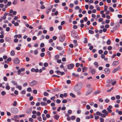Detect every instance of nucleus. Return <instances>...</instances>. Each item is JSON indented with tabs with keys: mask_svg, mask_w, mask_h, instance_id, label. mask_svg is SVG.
Wrapping results in <instances>:
<instances>
[{
	"mask_svg": "<svg viewBox=\"0 0 122 122\" xmlns=\"http://www.w3.org/2000/svg\"><path fill=\"white\" fill-rule=\"evenodd\" d=\"M44 95L45 96H48V95L49 94L48 93L45 92L44 93Z\"/></svg>",
	"mask_w": 122,
	"mask_h": 122,
	"instance_id": "obj_47",
	"label": "nucleus"
},
{
	"mask_svg": "<svg viewBox=\"0 0 122 122\" xmlns=\"http://www.w3.org/2000/svg\"><path fill=\"white\" fill-rule=\"evenodd\" d=\"M100 92H101V91H100L97 90V91H96V92H95L94 94H97V93H100Z\"/></svg>",
	"mask_w": 122,
	"mask_h": 122,
	"instance_id": "obj_54",
	"label": "nucleus"
},
{
	"mask_svg": "<svg viewBox=\"0 0 122 122\" xmlns=\"http://www.w3.org/2000/svg\"><path fill=\"white\" fill-rule=\"evenodd\" d=\"M57 37L56 36H54L52 37V39L54 40H56Z\"/></svg>",
	"mask_w": 122,
	"mask_h": 122,
	"instance_id": "obj_62",
	"label": "nucleus"
},
{
	"mask_svg": "<svg viewBox=\"0 0 122 122\" xmlns=\"http://www.w3.org/2000/svg\"><path fill=\"white\" fill-rule=\"evenodd\" d=\"M119 24L118 23H116L114 26L113 28L115 30H116L119 28Z\"/></svg>",
	"mask_w": 122,
	"mask_h": 122,
	"instance_id": "obj_8",
	"label": "nucleus"
},
{
	"mask_svg": "<svg viewBox=\"0 0 122 122\" xmlns=\"http://www.w3.org/2000/svg\"><path fill=\"white\" fill-rule=\"evenodd\" d=\"M78 0H76L74 2V3L75 5H77L78 4Z\"/></svg>",
	"mask_w": 122,
	"mask_h": 122,
	"instance_id": "obj_43",
	"label": "nucleus"
},
{
	"mask_svg": "<svg viewBox=\"0 0 122 122\" xmlns=\"http://www.w3.org/2000/svg\"><path fill=\"white\" fill-rule=\"evenodd\" d=\"M102 113H104L106 116H107L108 114V112L105 109L103 110L102 111Z\"/></svg>",
	"mask_w": 122,
	"mask_h": 122,
	"instance_id": "obj_12",
	"label": "nucleus"
},
{
	"mask_svg": "<svg viewBox=\"0 0 122 122\" xmlns=\"http://www.w3.org/2000/svg\"><path fill=\"white\" fill-rule=\"evenodd\" d=\"M94 7L92 5H91L89 7V8L90 10H92L94 8Z\"/></svg>",
	"mask_w": 122,
	"mask_h": 122,
	"instance_id": "obj_59",
	"label": "nucleus"
},
{
	"mask_svg": "<svg viewBox=\"0 0 122 122\" xmlns=\"http://www.w3.org/2000/svg\"><path fill=\"white\" fill-rule=\"evenodd\" d=\"M17 3V1L16 0H14L13 2L12 3L14 5L16 4Z\"/></svg>",
	"mask_w": 122,
	"mask_h": 122,
	"instance_id": "obj_51",
	"label": "nucleus"
},
{
	"mask_svg": "<svg viewBox=\"0 0 122 122\" xmlns=\"http://www.w3.org/2000/svg\"><path fill=\"white\" fill-rule=\"evenodd\" d=\"M11 111L12 113L14 114L18 112L17 109L15 108H11Z\"/></svg>",
	"mask_w": 122,
	"mask_h": 122,
	"instance_id": "obj_3",
	"label": "nucleus"
},
{
	"mask_svg": "<svg viewBox=\"0 0 122 122\" xmlns=\"http://www.w3.org/2000/svg\"><path fill=\"white\" fill-rule=\"evenodd\" d=\"M21 72H23L25 71V69L24 68H22L19 69Z\"/></svg>",
	"mask_w": 122,
	"mask_h": 122,
	"instance_id": "obj_48",
	"label": "nucleus"
},
{
	"mask_svg": "<svg viewBox=\"0 0 122 122\" xmlns=\"http://www.w3.org/2000/svg\"><path fill=\"white\" fill-rule=\"evenodd\" d=\"M111 43V41L110 40H108L106 42L107 44L108 45H109Z\"/></svg>",
	"mask_w": 122,
	"mask_h": 122,
	"instance_id": "obj_29",
	"label": "nucleus"
},
{
	"mask_svg": "<svg viewBox=\"0 0 122 122\" xmlns=\"http://www.w3.org/2000/svg\"><path fill=\"white\" fill-rule=\"evenodd\" d=\"M86 109L88 110H89L90 108V107L89 105H87L86 106Z\"/></svg>",
	"mask_w": 122,
	"mask_h": 122,
	"instance_id": "obj_55",
	"label": "nucleus"
},
{
	"mask_svg": "<svg viewBox=\"0 0 122 122\" xmlns=\"http://www.w3.org/2000/svg\"><path fill=\"white\" fill-rule=\"evenodd\" d=\"M53 6H51V8H49L46 9V13L47 14H48L49 12L51 10Z\"/></svg>",
	"mask_w": 122,
	"mask_h": 122,
	"instance_id": "obj_13",
	"label": "nucleus"
},
{
	"mask_svg": "<svg viewBox=\"0 0 122 122\" xmlns=\"http://www.w3.org/2000/svg\"><path fill=\"white\" fill-rule=\"evenodd\" d=\"M77 32L75 31L74 30H73L71 31V34L72 35H73V36H74L75 35H76L77 34Z\"/></svg>",
	"mask_w": 122,
	"mask_h": 122,
	"instance_id": "obj_16",
	"label": "nucleus"
},
{
	"mask_svg": "<svg viewBox=\"0 0 122 122\" xmlns=\"http://www.w3.org/2000/svg\"><path fill=\"white\" fill-rule=\"evenodd\" d=\"M37 82L36 81L34 80L30 82V83L29 84L31 86H33L34 85L37 84Z\"/></svg>",
	"mask_w": 122,
	"mask_h": 122,
	"instance_id": "obj_5",
	"label": "nucleus"
},
{
	"mask_svg": "<svg viewBox=\"0 0 122 122\" xmlns=\"http://www.w3.org/2000/svg\"><path fill=\"white\" fill-rule=\"evenodd\" d=\"M6 89L7 90H9L10 88V87L9 85H7L5 87Z\"/></svg>",
	"mask_w": 122,
	"mask_h": 122,
	"instance_id": "obj_50",
	"label": "nucleus"
},
{
	"mask_svg": "<svg viewBox=\"0 0 122 122\" xmlns=\"http://www.w3.org/2000/svg\"><path fill=\"white\" fill-rule=\"evenodd\" d=\"M120 69V66H118L117 68H115L112 71V72L113 73H114L116 72L118 70H119Z\"/></svg>",
	"mask_w": 122,
	"mask_h": 122,
	"instance_id": "obj_9",
	"label": "nucleus"
},
{
	"mask_svg": "<svg viewBox=\"0 0 122 122\" xmlns=\"http://www.w3.org/2000/svg\"><path fill=\"white\" fill-rule=\"evenodd\" d=\"M32 108H29L26 111V112L27 113H30L32 111Z\"/></svg>",
	"mask_w": 122,
	"mask_h": 122,
	"instance_id": "obj_17",
	"label": "nucleus"
},
{
	"mask_svg": "<svg viewBox=\"0 0 122 122\" xmlns=\"http://www.w3.org/2000/svg\"><path fill=\"white\" fill-rule=\"evenodd\" d=\"M27 91L29 92H30L31 91V89L30 87H29L27 88Z\"/></svg>",
	"mask_w": 122,
	"mask_h": 122,
	"instance_id": "obj_46",
	"label": "nucleus"
},
{
	"mask_svg": "<svg viewBox=\"0 0 122 122\" xmlns=\"http://www.w3.org/2000/svg\"><path fill=\"white\" fill-rule=\"evenodd\" d=\"M17 102L16 101H14L13 104V106H16L17 105Z\"/></svg>",
	"mask_w": 122,
	"mask_h": 122,
	"instance_id": "obj_36",
	"label": "nucleus"
},
{
	"mask_svg": "<svg viewBox=\"0 0 122 122\" xmlns=\"http://www.w3.org/2000/svg\"><path fill=\"white\" fill-rule=\"evenodd\" d=\"M41 105L42 106H46L47 105V104L46 103H45L44 102H41Z\"/></svg>",
	"mask_w": 122,
	"mask_h": 122,
	"instance_id": "obj_25",
	"label": "nucleus"
},
{
	"mask_svg": "<svg viewBox=\"0 0 122 122\" xmlns=\"http://www.w3.org/2000/svg\"><path fill=\"white\" fill-rule=\"evenodd\" d=\"M56 102L58 104L60 103L61 101L60 100L58 99L56 100Z\"/></svg>",
	"mask_w": 122,
	"mask_h": 122,
	"instance_id": "obj_56",
	"label": "nucleus"
},
{
	"mask_svg": "<svg viewBox=\"0 0 122 122\" xmlns=\"http://www.w3.org/2000/svg\"><path fill=\"white\" fill-rule=\"evenodd\" d=\"M83 84L81 83H78L76 85L75 88L77 90H79L81 89L83 86Z\"/></svg>",
	"mask_w": 122,
	"mask_h": 122,
	"instance_id": "obj_1",
	"label": "nucleus"
},
{
	"mask_svg": "<svg viewBox=\"0 0 122 122\" xmlns=\"http://www.w3.org/2000/svg\"><path fill=\"white\" fill-rule=\"evenodd\" d=\"M87 68L85 67H83L82 68V72H85L86 71V70H87Z\"/></svg>",
	"mask_w": 122,
	"mask_h": 122,
	"instance_id": "obj_24",
	"label": "nucleus"
},
{
	"mask_svg": "<svg viewBox=\"0 0 122 122\" xmlns=\"http://www.w3.org/2000/svg\"><path fill=\"white\" fill-rule=\"evenodd\" d=\"M21 35H20V34H19V35H15L14 36V38L18 37L19 38H20L21 37Z\"/></svg>",
	"mask_w": 122,
	"mask_h": 122,
	"instance_id": "obj_22",
	"label": "nucleus"
},
{
	"mask_svg": "<svg viewBox=\"0 0 122 122\" xmlns=\"http://www.w3.org/2000/svg\"><path fill=\"white\" fill-rule=\"evenodd\" d=\"M65 36L64 35L61 36L59 37V41L61 42H62L64 40Z\"/></svg>",
	"mask_w": 122,
	"mask_h": 122,
	"instance_id": "obj_4",
	"label": "nucleus"
},
{
	"mask_svg": "<svg viewBox=\"0 0 122 122\" xmlns=\"http://www.w3.org/2000/svg\"><path fill=\"white\" fill-rule=\"evenodd\" d=\"M72 76H74L76 77H78L79 76V75L78 74H76L75 73H72Z\"/></svg>",
	"mask_w": 122,
	"mask_h": 122,
	"instance_id": "obj_19",
	"label": "nucleus"
},
{
	"mask_svg": "<svg viewBox=\"0 0 122 122\" xmlns=\"http://www.w3.org/2000/svg\"><path fill=\"white\" fill-rule=\"evenodd\" d=\"M13 62L15 64H17L19 63L20 61L18 58H16L14 59Z\"/></svg>",
	"mask_w": 122,
	"mask_h": 122,
	"instance_id": "obj_6",
	"label": "nucleus"
},
{
	"mask_svg": "<svg viewBox=\"0 0 122 122\" xmlns=\"http://www.w3.org/2000/svg\"><path fill=\"white\" fill-rule=\"evenodd\" d=\"M112 49V47L111 46H109L107 48V49L108 50H110Z\"/></svg>",
	"mask_w": 122,
	"mask_h": 122,
	"instance_id": "obj_61",
	"label": "nucleus"
},
{
	"mask_svg": "<svg viewBox=\"0 0 122 122\" xmlns=\"http://www.w3.org/2000/svg\"><path fill=\"white\" fill-rule=\"evenodd\" d=\"M107 109L108 111V113H111L112 112V110L110 109H109V108H107Z\"/></svg>",
	"mask_w": 122,
	"mask_h": 122,
	"instance_id": "obj_35",
	"label": "nucleus"
},
{
	"mask_svg": "<svg viewBox=\"0 0 122 122\" xmlns=\"http://www.w3.org/2000/svg\"><path fill=\"white\" fill-rule=\"evenodd\" d=\"M11 83H12L14 85H16V86L17 85V82L15 81H11Z\"/></svg>",
	"mask_w": 122,
	"mask_h": 122,
	"instance_id": "obj_23",
	"label": "nucleus"
},
{
	"mask_svg": "<svg viewBox=\"0 0 122 122\" xmlns=\"http://www.w3.org/2000/svg\"><path fill=\"white\" fill-rule=\"evenodd\" d=\"M89 33L91 34H92L94 33V32L93 30H89Z\"/></svg>",
	"mask_w": 122,
	"mask_h": 122,
	"instance_id": "obj_32",
	"label": "nucleus"
},
{
	"mask_svg": "<svg viewBox=\"0 0 122 122\" xmlns=\"http://www.w3.org/2000/svg\"><path fill=\"white\" fill-rule=\"evenodd\" d=\"M72 111L71 110H69L68 111V113L69 114H71L72 113Z\"/></svg>",
	"mask_w": 122,
	"mask_h": 122,
	"instance_id": "obj_63",
	"label": "nucleus"
},
{
	"mask_svg": "<svg viewBox=\"0 0 122 122\" xmlns=\"http://www.w3.org/2000/svg\"><path fill=\"white\" fill-rule=\"evenodd\" d=\"M11 55L12 56H14L15 53L14 51H12L11 52Z\"/></svg>",
	"mask_w": 122,
	"mask_h": 122,
	"instance_id": "obj_37",
	"label": "nucleus"
},
{
	"mask_svg": "<svg viewBox=\"0 0 122 122\" xmlns=\"http://www.w3.org/2000/svg\"><path fill=\"white\" fill-rule=\"evenodd\" d=\"M102 113H100L99 112L97 111L96 112V114L98 116H100Z\"/></svg>",
	"mask_w": 122,
	"mask_h": 122,
	"instance_id": "obj_49",
	"label": "nucleus"
},
{
	"mask_svg": "<svg viewBox=\"0 0 122 122\" xmlns=\"http://www.w3.org/2000/svg\"><path fill=\"white\" fill-rule=\"evenodd\" d=\"M104 71L107 74H108L110 73V70L109 68H106L105 69Z\"/></svg>",
	"mask_w": 122,
	"mask_h": 122,
	"instance_id": "obj_11",
	"label": "nucleus"
},
{
	"mask_svg": "<svg viewBox=\"0 0 122 122\" xmlns=\"http://www.w3.org/2000/svg\"><path fill=\"white\" fill-rule=\"evenodd\" d=\"M4 15L5 16H7V15H8L9 16H13V15H12L11 14H10L9 13H5L4 14Z\"/></svg>",
	"mask_w": 122,
	"mask_h": 122,
	"instance_id": "obj_20",
	"label": "nucleus"
},
{
	"mask_svg": "<svg viewBox=\"0 0 122 122\" xmlns=\"http://www.w3.org/2000/svg\"><path fill=\"white\" fill-rule=\"evenodd\" d=\"M95 69L93 68L92 69L91 71V73L92 74H94L95 73Z\"/></svg>",
	"mask_w": 122,
	"mask_h": 122,
	"instance_id": "obj_21",
	"label": "nucleus"
},
{
	"mask_svg": "<svg viewBox=\"0 0 122 122\" xmlns=\"http://www.w3.org/2000/svg\"><path fill=\"white\" fill-rule=\"evenodd\" d=\"M93 91L92 88H89L87 90L85 93V95L87 96L89 95Z\"/></svg>",
	"mask_w": 122,
	"mask_h": 122,
	"instance_id": "obj_2",
	"label": "nucleus"
},
{
	"mask_svg": "<svg viewBox=\"0 0 122 122\" xmlns=\"http://www.w3.org/2000/svg\"><path fill=\"white\" fill-rule=\"evenodd\" d=\"M21 71L19 69L17 71V74L18 75H21L22 76H23L24 74V73H21V75L20 74L21 72Z\"/></svg>",
	"mask_w": 122,
	"mask_h": 122,
	"instance_id": "obj_14",
	"label": "nucleus"
},
{
	"mask_svg": "<svg viewBox=\"0 0 122 122\" xmlns=\"http://www.w3.org/2000/svg\"><path fill=\"white\" fill-rule=\"evenodd\" d=\"M94 65L96 66V67L97 68L98 66V63L96 62H94Z\"/></svg>",
	"mask_w": 122,
	"mask_h": 122,
	"instance_id": "obj_34",
	"label": "nucleus"
},
{
	"mask_svg": "<svg viewBox=\"0 0 122 122\" xmlns=\"http://www.w3.org/2000/svg\"><path fill=\"white\" fill-rule=\"evenodd\" d=\"M1 94L2 96H4L6 94V92L5 91H3L1 92Z\"/></svg>",
	"mask_w": 122,
	"mask_h": 122,
	"instance_id": "obj_33",
	"label": "nucleus"
},
{
	"mask_svg": "<svg viewBox=\"0 0 122 122\" xmlns=\"http://www.w3.org/2000/svg\"><path fill=\"white\" fill-rule=\"evenodd\" d=\"M54 118L58 120L59 117V116L58 115H56L54 116Z\"/></svg>",
	"mask_w": 122,
	"mask_h": 122,
	"instance_id": "obj_27",
	"label": "nucleus"
},
{
	"mask_svg": "<svg viewBox=\"0 0 122 122\" xmlns=\"http://www.w3.org/2000/svg\"><path fill=\"white\" fill-rule=\"evenodd\" d=\"M113 89V87H112L110 89L107 90V92H110Z\"/></svg>",
	"mask_w": 122,
	"mask_h": 122,
	"instance_id": "obj_52",
	"label": "nucleus"
},
{
	"mask_svg": "<svg viewBox=\"0 0 122 122\" xmlns=\"http://www.w3.org/2000/svg\"><path fill=\"white\" fill-rule=\"evenodd\" d=\"M101 114L100 116H101L103 118L105 117H106V115L104 114H103L102 113H101Z\"/></svg>",
	"mask_w": 122,
	"mask_h": 122,
	"instance_id": "obj_45",
	"label": "nucleus"
},
{
	"mask_svg": "<svg viewBox=\"0 0 122 122\" xmlns=\"http://www.w3.org/2000/svg\"><path fill=\"white\" fill-rule=\"evenodd\" d=\"M84 43L85 44H86L88 42L87 39L86 38H84Z\"/></svg>",
	"mask_w": 122,
	"mask_h": 122,
	"instance_id": "obj_38",
	"label": "nucleus"
},
{
	"mask_svg": "<svg viewBox=\"0 0 122 122\" xmlns=\"http://www.w3.org/2000/svg\"><path fill=\"white\" fill-rule=\"evenodd\" d=\"M80 120V118L79 117H77L76 119V121L77 122H79Z\"/></svg>",
	"mask_w": 122,
	"mask_h": 122,
	"instance_id": "obj_60",
	"label": "nucleus"
},
{
	"mask_svg": "<svg viewBox=\"0 0 122 122\" xmlns=\"http://www.w3.org/2000/svg\"><path fill=\"white\" fill-rule=\"evenodd\" d=\"M38 53V52L37 50H35L34 51V53L35 55H37Z\"/></svg>",
	"mask_w": 122,
	"mask_h": 122,
	"instance_id": "obj_58",
	"label": "nucleus"
},
{
	"mask_svg": "<svg viewBox=\"0 0 122 122\" xmlns=\"http://www.w3.org/2000/svg\"><path fill=\"white\" fill-rule=\"evenodd\" d=\"M55 72L57 74L59 75L60 74V71H55Z\"/></svg>",
	"mask_w": 122,
	"mask_h": 122,
	"instance_id": "obj_57",
	"label": "nucleus"
},
{
	"mask_svg": "<svg viewBox=\"0 0 122 122\" xmlns=\"http://www.w3.org/2000/svg\"><path fill=\"white\" fill-rule=\"evenodd\" d=\"M108 7L107 6L105 5L104 6V10L105 11H107V8Z\"/></svg>",
	"mask_w": 122,
	"mask_h": 122,
	"instance_id": "obj_41",
	"label": "nucleus"
},
{
	"mask_svg": "<svg viewBox=\"0 0 122 122\" xmlns=\"http://www.w3.org/2000/svg\"><path fill=\"white\" fill-rule=\"evenodd\" d=\"M16 87L17 88H18L20 90H21L22 89V86H20L18 85L16 86Z\"/></svg>",
	"mask_w": 122,
	"mask_h": 122,
	"instance_id": "obj_18",
	"label": "nucleus"
},
{
	"mask_svg": "<svg viewBox=\"0 0 122 122\" xmlns=\"http://www.w3.org/2000/svg\"><path fill=\"white\" fill-rule=\"evenodd\" d=\"M108 9L111 12H113L114 11V9L111 7H109Z\"/></svg>",
	"mask_w": 122,
	"mask_h": 122,
	"instance_id": "obj_28",
	"label": "nucleus"
},
{
	"mask_svg": "<svg viewBox=\"0 0 122 122\" xmlns=\"http://www.w3.org/2000/svg\"><path fill=\"white\" fill-rule=\"evenodd\" d=\"M20 93L22 94H25V90H23L20 92Z\"/></svg>",
	"mask_w": 122,
	"mask_h": 122,
	"instance_id": "obj_31",
	"label": "nucleus"
},
{
	"mask_svg": "<svg viewBox=\"0 0 122 122\" xmlns=\"http://www.w3.org/2000/svg\"><path fill=\"white\" fill-rule=\"evenodd\" d=\"M71 120H73L75 119L76 117L75 116H72L71 117Z\"/></svg>",
	"mask_w": 122,
	"mask_h": 122,
	"instance_id": "obj_40",
	"label": "nucleus"
},
{
	"mask_svg": "<svg viewBox=\"0 0 122 122\" xmlns=\"http://www.w3.org/2000/svg\"><path fill=\"white\" fill-rule=\"evenodd\" d=\"M38 120L39 121H42V119L41 117L39 116L37 118Z\"/></svg>",
	"mask_w": 122,
	"mask_h": 122,
	"instance_id": "obj_42",
	"label": "nucleus"
},
{
	"mask_svg": "<svg viewBox=\"0 0 122 122\" xmlns=\"http://www.w3.org/2000/svg\"><path fill=\"white\" fill-rule=\"evenodd\" d=\"M118 61H114L113 62L112 64V65L113 66H115L117 65L118 64Z\"/></svg>",
	"mask_w": 122,
	"mask_h": 122,
	"instance_id": "obj_15",
	"label": "nucleus"
},
{
	"mask_svg": "<svg viewBox=\"0 0 122 122\" xmlns=\"http://www.w3.org/2000/svg\"><path fill=\"white\" fill-rule=\"evenodd\" d=\"M56 48L57 49L60 50H62V47H60L58 46H57L56 47Z\"/></svg>",
	"mask_w": 122,
	"mask_h": 122,
	"instance_id": "obj_39",
	"label": "nucleus"
},
{
	"mask_svg": "<svg viewBox=\"0 0 122 122\" xmlns=\"http://www.w3.org/2000/svg\"><path fill=\"white\" fill-rule=\"evenodd\" d=\"M45 54L44 52L41 53L40 54V56L41 57H43L44 56Z\"/></svg>",
	"mask_w": 122,
	"mask_h": 122,
	"instance_id": "obj_44",
	"label": "nucleus"
},
{
	"mask_svg": "<svg viewBox=\"0 0 122 122\" xmlns=\"http://www.w3.org/2000/svg\"><path fill=\"white\" fill-rule=\"evenodd\" d=\"M100 122H104V119L102 118H100Z\"/></svg>",
	"mask_w": 122,
	"mask_h": 122,
	"instance_id": "obj_64",
	"label": "nucleus"
},
{
	"mask_svg": "<svg viewBox=\"0 0 122 122\" xmlns=\"http://www.w3.org/2000/svg\"><path fill=\"white\" fill-rule=\"evenodd\" d=\"M59 58V56L58 55H56L55 57V60H56L58 59Z\"/></svg>",
	"mask_w": 122,
	"mask_h": 122,
	"instance_id": "obj_26",
	"label": "nucleus"
},
{
	"mask_svg": "<svg viewBox=\"0 0 122 122\" xmlns=\"http://www.w3.org/2000/svg\"><path fill=\"white\" fill-rule=\"evenodd\" d=\"M114 81V80L112 79H110L107 80L106 81V82L108 84H110Z\"/></svg>",
	"mask_w": 122,
	"mask_h": 122,
	"instance_id": "obj_10",
	"label": "nucleus"
},
{
	"mask_svg": "<svg viewBox=\"0 0 122 122\" xmlns=\"http://www.w3.org/2000/svg\"><path fill=\"white\" fill-rule=\"evenodd\" d=\"M74 66V65L73 64H71L67 66V68L68 69H72Z\"/></svg>",
	"mask_w": 122,
	"mask_h": 122,
	"instance_id": "obj_7",
	"label": "nucleus"
},
{
	"mask_svg": "<svg viewBox=\"0 0 122 122\" xmlns=\"http://www.w3.org/2000/svg\"><path fill=\"white\" fill-rule=\"evenodd\" d=\"M70 95L73 97L75 98V96L74 94L72 93H71L70 94Z\"/></svg>",
	"mask_w": 122,
	"mask_h": 122,
	"instance_id": "obj_30",
	"label": "nucleus"
},
{
	"mask_svg": "<svg viewBox=\"0 0 122 122\" xmlns=\"http://www.w3.org/2000/svg\"><path fill=\"white\" fill-rule=\"evenodd\" d=\"M48 64L47 62H45L44 64V66L45 67H46L48 66Z\"/></svg>",
	"mask_w": 122,
	"mask_h": 122,
	"instance_id": "obj_53",
	"label": "nucleus"
}]
</instances>
